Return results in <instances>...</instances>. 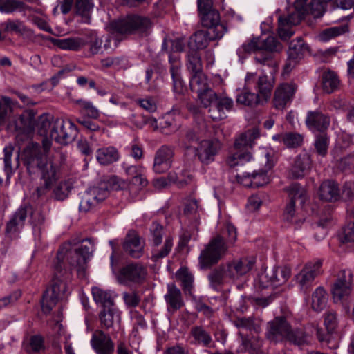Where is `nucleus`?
Wrapping results in <instances>:
<instances>
[{"label":"nucleus","mask_w":354,"mask_h":354,"mask_svg":"<svg viewBox=\"0 0 354 354\" xmlns=\"http://www.w3.org/2000/svg\"><path fill=\"white\" fill-rule=\"evenodd\" d=\"M174 153L171 147L166 145L162 146L156 152L153 165V170L157 174L167 171L172 164Z\"/></svg>","instance_id":"20"},{"label":"nucleus","mask_w":354,"mask_h":354,"mask_svg":"<svg viewBox=\"0 0 354 354\" xmlns=\"http://www.w3.org/2000/svg\"><path fill=\"white\" fill-rule=\"evenodd\" d=\"M241 49L245 52H272L279 51L281 49V46L277 39L272 36H268L267 38L262 37L254 38L248 43L242 45ZM241 48H239V50Z\"/></svg>","instance_id":"16"},{"label":"nucleus","mask_w":354,"mask_h":354,"mask_svg":"<svg viewBox=\"0 0 354 354\" xmlns=\"http://www.w3.org/2000/svg\"><path fill=\"white\" fill-rule=\"evenodd\" d=\"M53 267L55 273L51 287L44 293L41 300L42 310L45 313H49L59 300L64 299L68 295L66 282L60 279L63 275L62 271L65 266L58 263L55 259Z\"/></svg>","instance_id":"5"},{"label":"nucleus","mask_w":354,"mask_h":354,"mask_svg":"<svg viewBox=\"0 0 354 354\" xmlns=\"http://www.w3.org/2000/svg\"><path fill=\"white\" fill-rule=\"evenodd\" d=\"M255 75L248 73L245 77V86L243 91L237 95L236 102L249 106H253L262 104L260 97L257 94L250 91L249 88L252 84L254 83Z\"/></svg>","instance_id":"27"},{"label":"nucleus","mask_w":354,"mask_h":354,"mask_svg":"<svg viewBox=\"0 0 354 354\" xmlns=\"http://www.w3.org/2000/svg\"><path fill=\"white\" fill-rule=\"evenodd\" d=\"M306 50V46L300 37L290 42L288 50V59L284 66V70L286 72L290 71L296 66L297 62L303 57Z\"/></svg>","instance_id":"22"},{"label":"nucleus","mask_w":354,"mask_h":354,"mask_svg":"<svg viewBox=\"0 0 354 354\" xmlns=\"http://www.w3.org/2000/svg\"><path fill=\"white\" fill-rule=\"evenodd\" d=\"M322 261L315 259L308 262L296 276V281L302 291L306 292L316 277L322 273Z\"/></svg>","instance_id":"12"},{"label":"nucleus","mask_w":354,"mask_h":354,"mask_svg":"<svg viewBox=\"0 0 354 354\" xmlns=\"http://www.w3.org/2000/svg\"><path fill=\"white\" fill-rule=\"evenodd\" d=\"M303 142L302 135L294 133L288 132L283 133V143L288 147H297L301 145Z\"/></svg>","instance_id":"56"},{"label":"nucleus","mask_w":354,"mask_h":354,"mask_svg":"<svg viewBox=\"0 0 354 354\" xmlns=\"http://www.w3.org/2000/svg\"><path fill=\"white\" fill-rule=\"evenodd\" d=\"M307 7L306 12H310L315 17H320L324 12L325 2L320 0H311Z\"/></svg>","instance_id":"60"},{"label":"nucleus","mask_w":354,"mask_h":354,"mask_svg":"<svg viewBox=\"0 0 354 354\" xmlns=\"http://www.w3.org/2000/svg\"><path fill=\"white\" fill-rule=\"evenodd\" d=\"M50 41L54 46L64 50L77 51L85 45L84 39L80 37L52 38Z\"/></svg>","instance_id":"35"},{"label":"nucleus","mask_w":354,"mask_h":354,"mask_svg":"<svg viewBox=\"0 0 354 354\" xmlns=\"http://www.w3.org/2000/svg\"><path fill=\"white\" fill-rule=\"evenodd\" d=\"M290 343L301 346L308 343V337L302 329L291 330L290 328L286 339Z\"/></svg>","instance_id":"47"},{"label":"nucleus","mask_w":354,"mask_h":354,"mask_svg":"<svg viewBox=\"0 0 354 354\" xmlns=\"http://www.w3.org/2000/svg\"><path fill=\"white\" fill-rule=\"evenodd\" d=\"M86 44L89 46V52L92 55L102 53L103 50L110 48L111 37L106 36L105 37L104 44H103V36L100 35L95 31H91L87 34Z\"/></svg>","instance_id":"28"},{"label":"nucleus","mask_w":354,"mask_h":354,"mask_svg":"<svg viewBox=\"0 0 354 354\" xmlns=\"http://www.w3.org/2000/svg\"><path fill=\"white\" fill-rule=\"evenodd\" d=\"M223 28L218 26L216 30H200L196 31L189 38L188 45L191 50H196L205 48L210 41L222 38Z\"/></svg>","instance_id":"15"},{"label":"nucleus","mask_w":354,"mask_h":354,"mask_svg":"<svg viewBox=\"0 0 354 354\" xmlns=\"http://www.w3.org/2000/svg\"><path fill=\"white\" fill-rule=\"evenodd\" d=\"M187 66L192 74L203 72L201 57L196 50H191L187 55Z\"/></svg>","instance_id":"50"},{"label":"nucleus","mask_w":354,"mask_h":354,"mask_svg":"<svg viewBox=\"0 0 354 354\" xmlns=\"http://www.w3.org/2000/svg\"><path fill=\"white\" fill-rule=\"evenodd\" d=\"M75 103L88 117L96 119L100 116V111L91 102L80 99L77 100Z\"/></svg>","instance_id":"53"},{"label":"nucleus","mask_w":354,"mask_h":354,"mask_svg":"<svg viewBox=\"0 0 354 354\" xmlns=\"http://www.w3.org/2000/svg\"><path fill=\"white\" fill-rule=\"evenodd\" d=\"M274 86V78L270 75H262L259 77L256 87L258 95L262 102V104L267 102L270 98L271 93Z\"/></svg>","instance_id":"31"},{"label":"nucleus","mask_w":354,"mask_h":354,"mask_svg":"<svg viewBox=\"0 0 354 354\" xmlns=\"http://www.w3.org/2000/svg\"><path fill=\"white\" fill-rule=\"evenodd\" d=\"M268 156V154L266 155ZM266 164L264 169L255 170L252 174H247L243 177L249 180V183L245 184V186L251 185L252 187H259L268 184L270 179L268 172L272 168L274 163L270 161L266 156Z\"/></svg>","instance_id":"23"},{"label":"nucleus","mask_w":354,"mask_h":354,"mask_svg":"<svg viewBox=\"0 0 354 354\" xmlns=\"http://www.w3.org/2000/svg\"><path fill=\"white\" fill-rule=\"evenodd\" d=\"M71 189V185L68 181L60 182L54 189L53 193L56 199L63 201L66 198Z\"/></svg>","instance_id":"58"},{"label":"nucleus","mask_w":354,"mask_h":354,"mask_svg":"<svg viewBox=\"0 0 354 354\" xmlns=\"http://www.w3.org/2000/svg\"><path fill=\"white\" fill-rule=\"evenodd\" d=\"M14 102L8 97L3 96L0 98V126L6 124L9 113L12 111Z\"/></svg>","instance_id":"49"},{"label":"nucleus","mask_w":354,"mask_h":354,"mask_svg":"<svg viewBox=\"0 0 354 354\" xmlns=\"http://www.w3.org/2000/svg\"><path fill=\"white\" fill-rule=\"evenodd\" d=\"M171 64L170 73L173 80V91L176 93L181 94L185 91V83L181 77V64L177 57L169 56Z\"/></svg>","instance_id":"30"},{"label":"nucleus","mask_w":354,"mask_h":354,"mask_svg":"<svg viewBox=\"0 0 354 354\" xmlns=\"http://www.w3.org/2000/svg\"><path fill=\"white\" fill-rule=\"evenodd\" d=\"M88 193L94 198L96 203L98 205L104 201L109 196V192L104 183H102L99 187H93L87 190Z\"/></svg>","instance_id":"51"},{"label":"nucleus","mask_w":354,"mask_h":354,"mask_svg":"<svg viewBox=\"0 0 354 354\" xmlns=\"http://www.w3.org/2000/svg\"><path fill=\"white\" fill-rule=\"evenodd\" d=\"M51 142L44 139L42 146L30 143L24 150V160L29 173L38 171L41 185L37 187L38 197L45 195L59 180L66 156L59 151H50Z\"/></svg>","instance_id":"1"},{"label":"nucleus","mask_w":354,"mask_h":354,"mask_svg":"<svg viewBox=\"0 0 354 354\" xmlns=\"http://www.w3.org/2000/svg\"><path fill=\"white\" fill-rule=\"evenodd\" d=\"M327 295L322 287H318L312 295V308L314 310L319 312L326 306Z\"/></svg>","instance_id":"42"},{"label":"nucleus","mask_w":354,"mask_h":354,"mask_svg":"<svg viewBox=\"0 0 354 354\" xmlns=\"http://www.w3.org/2000/svg\"><path fill=\"white\" fill-rule=\"evenodd\" d=\"M152 26L151 19L147 17L132 15L118 20L111 21L109 30L113 33L120 35L138 32L146 33Z\"/></svg>","instance_id":"7"},{"label":"nucleus","mask_w":354,"mask_h":354,"mask_svg":"<svg viewBox=\"0 0 354 354\" xmlns=\"http://www.w3.org/2000/svg\"><path fill=\"white\" fill-rule=\"evenodd\" d=\"M37 126L41 136H49L51 140L61 145L71 142L77 135V129L71 120L54 119L48 115L39 117ZM45 139L48 140L47 138Z\"/></svg>","instance_id":"3"},{"label":"nucleus","mask_w":354,"mask_h":354,"mask_svg":"<svg viewBox=\"0 0 354 354\" xmlns=\"http://www.w3.org/2000/svg\"><path fill=\"white\" fill-rule=\"evenodd\" d=\"M173 247V239L170 236L165 238L163 245L159 246H153L152 249L151 259L154 261L167 257Z\"/></svg>","instance_id":"45"},{"label":"nucleus","mask_w":354,"mask_h":354,"mask_svg":"<svg viewBox=\"0 0 354 354\" xmlns=\"http://www.w3.org/2000/svg\"><path fill=\"white\" fill-rule=\"evenodd\" d=\"M201 15V23L204 27L207 28V30L213 29L216 30V28L218 26H221L223 28L222 31V37L225 33L227 29L225 26L220 23V15L218 11L216 10H211L205 12H203Z\"/></svg>","instance_id":"36"},{"label":"nucleus","mask_w":354,"mask_h":354,"mask_svg":"<svg viewBox=\"0 0 354 354\" xmlns=\"http://www.w3.org/2000/svg\"><path fill=\"white\" fill-rule=\"evenodd\" d=\"M168 179L169 183L176 184L178 187H183L192 181L193 176L188 171H182L179 174L171 172Z\"/></svg>","instance_id":"44"},{"label":"nucleus","mask_w":354,"mask_h":354,"mask_svg":"<svg viewBox=\"0 0 354 354\" xmlns=\"http://www.w3.org/2000/svg\"><path fill=\"white\" fill-rule=\"evenodd\" d=\"M254 263V259L250 258L234 260L227 263L220 271L214 272L210 277L217 283H220L225 277L236 279L250 272Z\"/></svg>","instance_id":"8"},{"label":"nucleus","mask_w":354,"mask_h":354,"mask_svg":"<svg viewBox=\"0 0 354 354\" xmlns=\"http://www.w3.org/2000/svg\"><path fill=\"white\" fill-rule=\"evenodd\" d=\"M353 273L350 270H341L334 275L331 285V294L335 303L346 301L353 290Z\"/></svg>","instance_id":"9"},{"label":"nucleus","mask_w":354,"mask_h":354,"mask_svg":"<svg viewBox=\"0 0 354 354\" xmlns=\"http://www.w3.org/2000/svg\"><path fill=\"white\" fill-rule=\"evenodd\" d=\"M330 118L320 110L309 111L305 120L306 126L312 131H322L330 124Z\"/></svg>","instance_id":"26"},{"label":"nucleus","mask_w":354,"mask_h":354,"mask_svg":"<svg viewBox=\"0 0 354 354\" xmlns=\"http://www.w3.org/2000/svg\"><path fill=\"white\" fill-rule=\"evenodd\" d=\"M147 276V268L140 263H131L127 264L120 269L116 278L122 285L142 283Z\"/></svg>","instance_id":"10"},{"label":"nucleus","mask_w":354,"mask_h":354,"mask_svg":"<svg viewBox=\"0 0 354 354\" xmlns=\"http://www.w3.org/2000/svg\"><path fill=\"white\" fill-rule=\"evenodd\" d=\"M164 234L163 227L156 222H153L150 227V240L153 246H159L162 242Z\"/></svg>","instance_id":"54"},{"label":"nucleus","mask_w":354,"mask_h":354,"mask_svg":"<svg viewBox=\"0 0 354 354\" xmlns=\"http://www.w3.org/2000/svg\"><path fill=\"white\" fill-rule=\"evenodd\" d=\"M292 25H290L283 20L282 17L279 18L278 34L283 40H286L292 37L294 32L291 30Z\"/></svg>","instance_id":"63"},{"label":"nucleus","mask_w":354,"mask_h":354,"mask_svg":"<svg viewBox=\"0 0 354 354\" xmlns=\"http://www.w3.org/2000/svg\"><path fill=\"white\" fill-rule=\"evenodd\" d=\"M221 148L222 143L218 139L203 140L198 143L195 154L201 163L209 165L214 161Z\"/></svg>","instance_id":"14"},{"label":"nucleus","mask_w":354,"mask_h":354,"mask_svg":"<svg viewBox=\"0 0 354 354\" xmlns=\"http://www.w3.org/2000/svg\"><path fill=\"white\" fill-rule=\"evenodd\" d=\"M95 302L101 308H107L115 306L114 298L111 291L99 287H93L91 290Z\"/></svg>","instance_id":"34"},{"label":"nucleus","mask_w":354,"mask_h":354,"mask_svg":"<svg viewBox=\"0 0 354 354\" xmlns=\"http://www.w3.org/2000/svg\"><path fill=\"white\" fill-rule=\"evenodd\" d=\"M105 186L109 189L113 190H121L125 189L129 187V184L128 182L117 177V176H111L108 180L106 185Z\"/></svg>","instance_id":"61"},{"label":"nucleus","mask_w":354,"mask_h":354,"mask_svg":"<svg viewBox=\"0 0 354 354\" xmlns=\"http://www.w3.org/2000/svg\"><path fill=\"white\" fill-rule=\"evenodd\" d=\"M218 97L217 94L209 88L198 95L201 104L205 108L215 104L217 102Z\"/></svg>","instance_id":"52"},{"label":"nucleus","mask_w":354,"mask_h":354,"mask_svg":"<svg viewBox=\"0 0 354 354\" xmlns=\"http://www.w3.org/2000/svg\"><path fill=\"white\" fill-rule=\"evenodd\" d=\"M97 204L96 203V201L94 200V198L91 197V196L86 191L80 201V210L82 212H88L93 208H95Z\"/></svg>","instance_id":"64"},{"label":"nucleus","mask_w":354,"mask_h":354,"mask_svg":"<svg viewBox=\"0 0 354 354\" xmlns=\"http://www.w3.org/2000/svg\"><path fill=\"white\" fill-rule=\"evenodd\" d=\"M290 198V202L296 203L299 201L301 205H303L308 196L304 187L298 183H292L286 188Z\"/></svg>","instance_id":"39"},{"label":"nucleus","mask_w":354,"mask_h":354,"mask_svg":"<svg viewBox=\"0 0 354 354\" xmlns=\"http://www.w3.org/2000/svg\"><path fill=\"white\" fill-rule=\"evenodd\" d=\"M93 8V4L90 0H76L75 9L76 13L82 17L84 23L88 24L91 19V12Z\"/></svg>","instance_id":"43"},{"label":"nucleus","mask_w":354,"mask_h":354,"mask_svg":"<svg viewBox=\"0 0 354 354\" xmlns=\"http://www.w3.org/2000/svg\"><path fill=\"white\" fill-rule=\"evenodd\" d=\"M337 167L347 174H354V152L338 160Z\"/></svg>","instance_id":"55"},{"label":"nucleus","mask_w":354,"mask_h":354,"mask_svg":"<svg viewBox=\"0 0 354 354\" xmlns=\"http://www.w3.org/2000/svg\"><path fill=\"white\" fill-rule=\"evenodd\" d=\"M91 345L97 354H113L115 349V344L110 335L103 330H97L93 333Z\"/></svg>","instance_id":"19"},{"label":"nucleus","mask_w":354,"mask_h":354,"mask_svg":"<svg viewBox=\"0 0 354 354\" xmlns=\"http://www.w3.org/2000/svg\"><path fill=\"white\" fill-rule=\"evenodd\" d=\"M80 241H72L64 243L59 249L56 261L65 266L66 260L71 268H75L79 277H84L87 268V260L93 251V244L88 241L87 244L83 243L75 247Z\"/></svg>","instance_id":"4"},{"label":"nucleus","mask_w":354,"mask_h":354,"mask_svg":"<svg viewBox=\"0 0 354 354\" xmlns=\"http://www.w3.org/2000/svg\"><path fill=\"white\" fill-rule=\"evenodd\" d=\"M236 227L227 223L221 234L213 238L201 251L199 262L202 268H207L216 263L226 253L230 245L236 240Z\"/></svg>","instance_id":"2"},{"label":"nucleus","mask_w":354,"mask_h":354,"mask_svg":"<svg viewBox=\"0 0 354 354\" xmlns=\"http://www.w3.org/2000/svg\"><path fill=\"white\" fill-rule=\"evenodd\" d=\"M290 325L283 317H276L268 322L266 332L267 338L274 342L286 339Z\"/></svg>","instance_id":"18"},{"label":"nucleus","mask_w":354,"mask_h":354,"mask_svg":"<svg viewBox=\"0 0 354 354\" xmlns=\"http://www.w3.org/2000/svg\"><path fill=\"white\" fill-rule=\"evenodd\" d=\"M26 6L24 2L18 0H0V12L12 13L15 11L25 10Z\"/></svg>","instance_id":"46"},{"label":"nucleus","mask_w":354,"mask_h":354,"mask_svg":"<svg viewBox=\"0 0 354 354\" xmlns=\"http://www.w3.org/2000/svg\"><path fill=\"white\" fill-rule=\"evenodd\" d=\"M297 90L294 83H283L276 88L273 105L277 109H283L292 102Z\"/></svg>","instance_id":"17"},{"label":"nucleus","mask_w":354,"mask_h":354,"mask_svg":"<svg viewBox=\"0 0 354 354\" xmlns=\"http://www.w3.org/2000/svg\"><path fill=\"white\" fill-rule=\"evenodd\" d=\"M235 326L241 329L254 330L256 333L259 331V325L254 322V319L248 317L239 318L234 322Z\"/></svg>","instance_id":"57"},{"label":"nucleus","mask_w":354,"mask_h":354,"mask_svg":"<svg viewBox=\"0 0 354 354\" xmlns=\"http://www.w3.org/2000/svg\"><path fill=\"white\" fill-rule=\"evenodd\" d=\"M189 86L191 90L198 95L209 88L207 77L203 72L192 75Z\"/></svg>","instance_id":"40"},{"label":"nucleus","mask_w":354,"mask_h":354,"mask_svg":"<svg viewBox=\"0 0 354 354\" xmlns=\"http://www.w3.org/2000/svg\"><path fill=\"white\" fill-rule=\"evenodd\" d=\"M319 196L323 201H337L340 196V190L337 183L332 180L323 182L319 187Z\"/></svg>","instance_id":"32"},{"label":"nucleus","mask_w":354,"mask_h":354,"mask_svg":"<svg viewBox=\"0 0 354 354\" xmlns=\"http://www.w3.org/2000/svg\"><path fill=\"white\" fill-rule=\"evenodd\" d=\"M123 249L131 257L138 259L143 255L144 242L140 241L139 235L135 231H130L126 236Z\"/></svg>","instance_id":"25"},{"label":"nucleus","mask_w":354,"mask_h":354,"mask_svg":"<svg viewBox=\"0 0 354 354\" xmlns=\"http://www.w3.org/2000/svg\"><path fill=\"white\" fill-rule=\"evenodd\" d=\"M348 31L346 26H334L324 29L322 31L318 37L322 41H327L335 37L341 35Z\"/></svg>","instance_id":"48"},{"label":"nucleus","mask_w":354,"mask_h":354,"mask_svg":"<svg viewBox=\"0 0 354 354\" xmlns=\"http://www.w3.org/2000/svg\"><path fill=\"white\" fill-rule=\"evenodd\" d=\"M291 269L288 266L274 267L266 270L258 277V285L262 288L269 286L277 287L284 284L290 277Z\"/></svg>","instance_id":"11"},{"label":"nucleus","mask_w":354,"mask_h":354,"mask_svg":"<svg viewBox=\"0 0 354 354\" xmlns=\"http://www.w3.org/2000/svg\"><path fill=\"white\" fill-rule=\"evenodd\" d=\"M311 160L307 153L298 155L292 165L290 175L293 178H299L304 177L310 170Z\"/></svg>","instance_id":"29"},{"label":"nucleus","mask_w":354,"mask_h":354,"mask_svg":"<svg viewBox=\"0 0 354 354\" xmlns=\"http://www.w3.org/2000/svg\"><path fill=\"white\" fill-rule=\"evenodd\" d=\"M165 299L168 305L169 311H176L183 305L180 290L173 283L168 284Z\"/></svg>","instance_id":"33"},{"label":"nucleus","mask_w":354,"mask_h":354,"mask_svg":"<svg viewBox=\"0 0 354 354\" xmlns=\"http://www.w3.org/2000/svg\"><path fill=\"white\" fill-rule=\"evenodd\" d=\"M98 317L100 326L104 330L119 327L121 321L120 313L115 306L107 308H101L98 313Z\"/></svg>","instance_id":"21"},{"label":"nucleus","mask_w":354,"mask_h":354,"mask_svg":"<svg viewBox=\"0 0 354 354\" xmlns=\"http://www.w3.org/2000/svg\"><path fill=\"white\" fill-rule=\"evenodd\" d=\"M190 335L194 339L192 344H194L208 347L212 342L210 334L202 326L192 327L190 330Z\"/></svg>","instance_id":"38"},{"label":"nucleus","mask_w":354,"mask_h":354,"mask_svg":"<svg viewBox=\"0 0 354 354\" xmlns=\"http://www.w3.org/2000/svg\"><path fill=\"white\" fill-rule=\"evenodd\" d=\"M177 277L181 281L185 290H189L193 283V276L187 268H180L176 274Z\"/></svg>","instance_id":"62"},{"label":"nucleus","mask_w":354,"mask_h":354,"mask_svg":"<svg viewBox=\"0 0 354 354\" xmlns=\"http://www.w3.org/2000/svg\"><path fill=\"white\" fill-rule=\"evenodd\" d=\"M4 32L16 34L24 39L32 40L34 39V33L24 23L19 19H8L1 24Z\"/></svg>","instance_id":"24"},{"label":"nucleus","mask_w":354,"mask_h":354,"mask_svg":"<svg viewBox=\"0 0 354 354\" xmlns=\"http://www.w3.org/2000/svg\"><path fill=\"white\" fill-rule=\"evenodd\" d=\"M259 136V131L257 128L241 133L235 140L233 151L227 158V164L233 167L249 162L252 155L248 149L252 147Z\"/></svg>","instance_id":"6"},{"label":"nucleus","mask_w":354,"mask_h":354,"mask_svg":"<svg viewBox=\"0 0 354 354\" xmlns=\"http://www.w3.org/2000/svg\"><path fill=\"white\" fill-rule=\"evenodd\" d=\"M322 89L326 93L334 92L339 86V80L337 75L333 71H327L323 73L322 77Z\"/></svg>","instance_id":"41"},{"label":"nucleus","mask_w":354,"mask_h":354,"mask_svg":"<svg viewBox=\"0 0 354 354\" xmlns=\"http://www.w3.org/2000/svg\"><path fill=\"white\" fill-rule=\"evenodd\" d=\"M31 213V206L28 204L21 205L12 215L6 227V234L10 239H17L21 232L27 216Z\"/></svg>","instance_id":"13"},{"label":"nucleus","mask_w":354,"mask_h":354,"mask_svg":"<svg viewBox=\"0 0 354 354\" xmlns=\"http://www.w3.org/2000/svg\"><path fill=\"white\" fill-rule=\"evenodd\" d=\"M96 158L100 165H109L119 160L120 153L113 147H104L97 151Z\"/></svg>","instance_id":"37"},{"label":"nucleus","mask_w":354,"mask_h":354,"mask_svg":"<svg viewBox=\"0 0 354 354\" xmlns=\"http://www.w3.org/2000/svg\"><path fill=\"white\" fill-rule=\"evenodd\" d=\"M339 239L342 243L354 242V222L348 223L339 234Z\"/></svg>","instance_id":"59"}]
</instances>
